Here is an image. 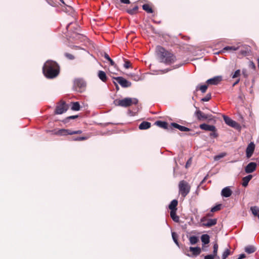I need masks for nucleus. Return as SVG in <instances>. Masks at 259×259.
<instances>
[{
  "label": "nucleus",
  "instance_id": "obj_1",
  "mask_svg": "<svg viewBox=\"0 0 259 259\" xmlns=\"http://www.w3.org/2000/svg\"><path fill=\"white\" fill-rule=\"evenodd\" d=\"M156 53L159 61L165 64L170 65L177 60L176 56L172 52L166 50L161 46L156 47Z\"/></svg>",
  "mask_w": 259,
  "mask_h": 259
},
{
  "label": "nucleus",
  "instance_id": "obj_2",
  "mask_svg": "<svg viewBox=\"0 0 259 259\" xmlns=\"http://www.w3.org/2000/svg\"><path fill=\"white\" fill-rule=\"evenodd\" d=\"M42 71L47 78H54L58 75L60 67L57 62L52 60H48L44 65Z\"/></svg>",
  "mask_w": 259,
  "mask_h": 259
},
{
  "label": "nucleus",
  "instance_id": "obj_3",
  "mask_svg": "<svg viewBox=\"0 0 259 259\" xmlns=\"http://www.w3.org/2000/svg\"><path fill=\"white\" fill-rule=\"evenodd\" d=\"M138 103V100L136 98H125L123 99H116L114 101L116 106L123 107H128L133 104L136 105Z\"/></svg>",
  "mask_w": 259,
  "mask_h": 259
},
{
  "label": "nucleus",
  "instance_id": "obj_4",
  "mask_svg": "<svg viewBox=\"0 0 259 259\" xmlns=\"http://www.w3.org/2000/svg\"><path fill=\"white\" fill-rule=\"evenodd\" d=\"M191 186L185 180H182L179 184V194L183 198H185L190 192Z\"/></svg>",
  "mask_w": 259,
  "mask_h": 259
},
{
  "label": "nucleus",
  "instance_id": "obj_5",
  "mask_svg": "<svg viewBox=\"0 0 259 259\" xmlns=\"http://www.w3.org/2000/svg\"><path fill=\"white\" fill-rule=\"evenodd\" d=\"M85 87L86 83L83 79L78 78L74 80V88L76 91L81 93L84 90Z\"/></svg>",
  "mask_w": 259,
  "mask_h": 259
},
{
  "label": "nucleus",
  "instance_id": "obj_6",
  "mask_svg": "<svg viewBox=\"0 0 259 259\" xmlns=\"http://www.w3.org/2000/svg\"><path fill=\"white\" fill-rule=\"evenodd\" d=\"M68 109L67 105L64 101H60L56 107L55 113L56 114H61L66 112Z\"/></svg>",
  "mask_w": 259,
  "mask_h": 259
},
{
  "label": "nucleus",
  "instance_id": "obj_7",
  "mask_svg": "<svg viewBox=\"0 0 259 259\" xmlns=\"http://www.w3.org/2000/svg\"><path fill=\"white\" fill-rule=\"evenodd\" d=\"M195 114L198 120H204L207 119L210 120L213 119V116L211 114H205L200 110H197Z\"/></svg>",
  "mask_w": 259,
  "mask_h": 259
},
{
  "label": "nucleus",
  "instance_id": "obj_8",
  "mask_svg": "<svg viewBox=\"0 0 259 259\" xmlns=\"http://www.w3.org/2000/svg\"><path fill=\"white\" fill-rule=\"evenodd\" d=\"M201 222L203 223L202 224V226L210 227L217 224V220L215 219L207 220L205 217H203L201 219Z\"/></svg>",
  "mask_w": 259,
  "mask_h": 259
},
{
  "label": "nucleus",
  "instance_id": "obj_9",
  "mask_svg": "<svg viewBox=\"0 0 259 259\" xmlns=\"http://www.w3.org/2000/svg\"><path fill=\"white\" fill-rule=\"evenodd\" d=\"M49 132L51 133L52 135L59 136L70 135V130L68 129H60L58 130H54L49 131Z\"/></svg>",
  "mask_w": 259,
  "mask_h": 259
},
{
  "label": "nucleus",
  "instance_id": "obj_10",
  "mask_svg": "<svg viewBox=\"0 0 259 259\" xmlns=\"http://www.w3.org/2000/svg\"><path fill=\"white\" fill-rule=\"evenodd\" d=\"M113 79L116 80L123 88L130 87L132 85L131 82L127 81L122 77H113Z\"/></svg>",
  "mask_w": 259,
  "mask_h": 259
},
{
  "label": "nucleus",
  "instance_id": "obj_11",
  "mask_svg": "<svg viewBox=\"0 0 259 259\" xmlns=\"http://www.w3.org/2000/svg\"><path fill=\"white\" fill-rule=\"evenodd\" d=\"M223 80L222 76H217L213 78H210L206 81V83L208 84L211 85H218Z\"/></svg>",
  "mask_w": 259,
  "mask_h": 259
},
{
  "label": "nucleus",
  "instance_id": "obj_12",
  "mask_svg": "<svg viewBox=\"0 0 259 259\" xmlns=\"http://www.w3.org/2000/svg\"><path fill=\"white\" fill-rule=\"evenodd\" d=\"M255 148V145L251 142L246 149V155L247 158H250L253 154Z\"/></svg>",
  "mask_w": 259,
  "mask_h": 259
},
{
  "label": "nucleus",
  "instance_id": "obj_13",
  "mask_svg": "<svg viewBox=\"0 0 259 259\" xmlns=\"http://www.w3.org/2000/svg\"><path fill=\"white\" fill-rule=\"evenodd\" d=\"M256 167V164L255 162H251L248 163L245 168V172L247 174L253 172Z\"/></svg>",
  "mask_w": 259,
  "mask_h": 259
},
{
  "label": "nucleus",
  "instance_id": "obj_14",
  "mask_svg": "<svg viewBox=\"0 0 259 259\" xmlns=\"http://www.w3.org/2000/svg\"><path fill=\"white\" fill-rule=\"evenodd\" d=\"M223 119L225 122V123L233 127H235L237 125V123L234 121L232 119H231L230 117H229L227 116L223 115Z\"/></svg>",
  "mask_w": 259,
  "mask_h": 259
},
{
  "label": "nucleus",
  "instance_id": "obj_15",
  "mask_svg": "<svg viewBox=\"0 0 259 259\" xmlns=\"http://www.w3.org/2000/svg\"><path fill=\"white\" fill-rule=\"evenodd\" d=\"M170 126L171 128H172V127L176 128L182 132H189V131H192L191 129H190L187 127L179 125V124L175 123V122L171 123Z\"/></svg>",
  "mask_w": 259,
  "mask_h": 259
},
{
  "label": "nucleus",
  "instance_id": "obj_16",
  "mask_svg": "<svg viewBox=\"0 0 259 259\" xmlns=\"http://www.w3.org/2000/svg\"><path fill=\"white\" fill-rule=\"evenodd\" d=\"M199 126L201 130L206 131L214 132V131H216L215 127L212 125H208L206 123H203L200 124Z\"/></svg>",
  "mask_w": 259,
  "mask_h": 259
},
{
  "label": "nucleus",
  "instance_id": "obj_17",
  "mask_svg": "<svg viewBox=\"0 0 259 259\" xmlns=\"http://www.w3.org/2000/svg\"><path fill=\"white\" fill-rule=\"evenodd\" d=\"M232 193V191L229 187L224 188L221 192V195L225 197H230Z\"/></svg>",
  "mask_w": 259,
  "mask_h": 259
},
{
  "label": "nucleus",
  "instance_id": "obj_18",
  "mask_svg": "<svg viewBox=\"0 0 259 259\" xmlns=\"http://www.w3.org/2000/svg\"><path fill=\"white\" fill-rule=\"evenodd\" d=\"M151 127V123L148 121H143L139 126L140 130H144L148 129Z\"/></svg>",
  "mask_w": 259,
  "mask_h": 259
},
{
  "label": "nucleus",
  "instance_id": "obj_19",
  "mask_svg": "<svg viewBox=\"0 0 259 259\" xmlns=\"http://www.w3.org/2000/svg\"><path fill=\"white\" fill-rule=\"evenodd\" d=\"M98 76L99 78L104 82H106L107 80V77L105 72L103 71L100 70L98 73Z\"/></svg>",
  "mask_w": 259,
  "mask_h": 259
},
{
  "label": "nucleus",
  "instance_id": "obj_20",
  "mask_svg": "<svg viewBox=\"0 0 259 259\" xmlns=\"http://www.w3.org/2000/svg\"><path fill=\"white\" fill-rule=\"evenodd\" d=\"M178 204V202L177 200L174 199L172 200L168 206L169 209L170 211L172 210H177V205Z\"/></svg>",
  "mask_w": 259,
  "mask_h": 259
},
{
  "label": "nucleus",
  "instance_id": "obj_21",
  "mask_svg": "<svg viewBox=\"0 0 259 259\" xmlns=\"http://www.w3.org/2000/svg\"><path fill=\"white\" fill-rule=\"evenodd\" d=\"M155 124L164 129L168 128V123L165 121L158 120L155 122Z\"/></svg>",
  "mask_w": 259,
  "mask_h": 259
},
{
  "label": "nucleus",
  "instance_id": "obj_22",
  "mask_svg": "<svg viewBox=\"0 0 259 259\" xmlns=\"http://www.w3.org/2000/svg\"><path fill=\"white\" fill-rule=\"evenodd\" d=\"M189 250L190 251L192 252L194 256H197L201 253V249L199 247H190Z\"/></svg>",
  "mask_w": 259,
  "mask_h": 259
},
{
  "label": "nucleus",
  "instance_id": "obj_23",
  "mask_svg": "<svg viewBox=\"0 0 259 259\" xmlns=\"http://www.w3.org/2000/svg\"><path fill=\"white\" fill-rule=\"evenodd\" d=\"M177 210H172L170 212V215L172 220L175 222H179L180 221L179 217L177 215Z\"/></svg>",
  "mask_w": 259,
  "mask_h": 259
},
{
  "label": "nucleus",
  "instance_id": "obj_24",
  "mask_svg": "<svg viewBox=\"0 0 259 259\" xmlns=\"http://www.w3.org/2000/svg\"><path fill=\"white\" fill-rule=\"evenodd\" d=\"M245 251L248 253H252L256 251V248L253 245H248L244 248Z\"/></svg>",
  "mask_w": 259,
  "mask_h": 259
},
{
  "label": "nucleus",
  "instance_id": "obj_25",
  "mask_svg": "<svg viewBox=\"0 0 259 259\" xmlns=\"http://www.w3.org/2000/svg\"><path fill=\"white\" fill-rule=\"evenodd\" d=\"M252 176L251 175H248L247 176L244 177L242 179V186L243 187H246L248 185V182L252 179Z\"/></svg>",
  "mask_w": 259,
  "mask_h": 259
},
{
  "label": "nucleus",
  "instance_id": "obj_26",
  "mask_svg": "<svg viewBox=\"0 0 259 259\" xmlns=\"http://www.w3.org/2000/svg\"><path fill=\"white\" fill-rule=\"evenodd\" d=\"M142 8L144 11H145L148 13H152L153 12V10L151 6L149 4H144L142 6Z\"/></svg>",
  "mask_w": 259,
  "mask_h": 259
},
{
  "label": "nucleus",
  "instance_id": "obj_27",
  "mask_svg": "<svg viewBox=\"0 0 259 259\" xmlns=\"http://www.w3.org/2000/svg\"><path fill=\"white\" fill-rule=\"evenodd\" d=\"M210 237L207 234H203L201 237V241L204 244H208L210 241Z\"/></svg>",
  "mask_w": 259,
  "mask_h": 259
},
{
  "label": "nucleus",
  "instance_id": "obj_28",
  "mask_svg": "<svg viewBox=\"0 0 259 259\" xmlns=\"http://www.w3.org/2000/svg\"><path fill=\"white\" fill-rule=\"evenodd\" d=\"M138 8V6L136 5L133 8L127 9V12L131 15L135 14L137 12Z\"/></svg>",
  "mask_w": 259,
  "mask_h": 259
},
{
  "label": "nucleus",
  "instance_id": "obj_29",
  "mask_svg": "<svg viewBox=\"0 0 259 259\" xmlns=\"http://www.w3.org/2000/svg\"><path fill=\"white\" fill-rule=\"evenodd\" d=\"M72 105L71 107V109L73 111H78L80 110V105L78 102H73L72 103Z\"/></svg>",
  "mask_w": 259,
  "mask_h": 259
},
{
  "label": "nucleus",
  "instance_id": "obj_30",
  "mask_svg": "<svg viewBox=\"0 0 259 259\" xmlns=\"http://www.w3.org/2000/svg\"><path fill=\"white\" fill-rule=\"evenodd\" d=\"M239 47H235L234 46H227L223 49V51H234L239 49Z\"/></svg>",
  "mask_w": 259,
  "mask_h": 259
},
{
  "label": "nucleus",
  "instance_id": "obj_31",
  "mask_svg": "<svg viewBox=\"0 0 259 259\" xmlns=\"http://www.w3.org/2000/svg\"><path fill=\"white\" fill-rule=\"evenodd\" d=\"M189 241L190 243L193 245L197 243L198 239L196 236H193L190 237Z\"/></svg>",
  "mask_w": 259,
  "mask_h": 259
},
{
  "label": "nucleus",
  "instance_id": "obj_32",
  "mask_svg": "<svg viewBox=\"0 0 259 259\" xmlns=\"http://www.w3.org/2000/svg\"><path fill=\"white\" fill-rule=\"evenodd\" d=\"M231 254V251L229 249H226L222 254V259H226V258Z\"/></svg>",
  "mask_w": 259,
  "mask_h": 259
},
{
  "label": "nucleus",
  "instance_id": "obj_33",
  "mask_svg": "<svg viewBox=\"0 0 259 259\" xmlns=\"http://www.w3.org/2000/svg\"><path fill=\"white\" fill-rule=\"evenodd\" d=\"M250 210H251V212L254 215L258 216V213L259 212V209L256 206L251 207L250 208Z\"/></svg>",
  "mask_w": 259,
  "mask_h": 259
},
{
  "label": "nucleus",
  "instance_id": "obj_34",
  "mask_svg": "<svg viewBox=\"0 0 259 259\" xmlns=\"http://www.w3.org/2000/svg\"><path fill=\"white\" fill-rule=\"evenodd\" d=\"M78 117V115H72V116H68L64 119L63 122L64 123H67L69 121V120L70 119H75V118H77Z\"/></svg>",
  "mask_w": 259,
  "mask_h": 259
},
{
  "label": "nucleus",
  "instance_id": "obj_35",
  "mask_svg": "<svg viewBox=\"0 0 259 259\" xmlns=\"http://www.w3.org/2000/svg\"><path fill=\"white\" fill-rule=\"evenodd\" d=\"M222 205L218 204L211 208V211L212 212L220 210L221 209Z\"/></svg>",
  "mask_w": 259,
  "mask_h": 259
},
{
  "label": "nucleus",
  "instance_id": "obj_36",
  "mask_svg": "<svg viewBox=\"0 0 259 259\" xmlns=\"http://www.w3.org/2000/svg\"><path fill=\"white\" fill-rule=\"evenodd\" d=\"M218 247H219L218 244L217 243L214 244L213 246V255H214V256H216L217 255Z\"/></svg>",
  "mask_w": 259,
  "mask_h": 259
},
{
  "label": "nucleus",
  "instance_id": "obj_37",
  "mask_svg": "<svg viewBox=\"0 0 259 259\" xmlns=\"http://www.w3.org/2000/svg\"><path fill=\"white\" fill-rule=\"evenodd\" d=\"M207 85H206V84H204V85H200L199 87V90L201 91V92L202 93H204L206 92L207 89Z\"/></svg>",
  "mask_w": 259,
  "mask_h": 259
},
{
  "label": "nucleus",
  "instance_id": "obj_38",
  "mask_svg": "<svg viewBox=\"0 0 259 259\" xmlns=\"http://www.w3.org/2000/svg\"><path fill=\"white\" fill-rule=\"evenodd\" d=\"M172 239H173L174 242H175V243L177 245H178V237L177 234L175 232L172 233Z\"/></svg>",
  "mask_w": 259,
  "mask_h": 259
},
{
  "label": "nucleus",
  "instance_id": "obj_39",
  "mask_svg": "<svg viewBox=\"0 0 259 259\" xmlns=\"http://www.w3.org/2000/svg\"><path fill=\"white\" fill-rule=\"evenodd\" d=\"M87 139V137H78L76 138H72V140L73 141H84Z\"/></svg>",
  "mask_w": 259,
  "mask_h": 259
},
{
  "label": "nucleus",
  "instance_id": "obj_40",
  "mask_svg": "<svg viewBox=\"0 0 259 259\" xmlns=\"http://www.w3.org/2000/svg\"><path fill=\"white\" fill-rule=\"evenodd\" d=\"M226 155V153H221L219 155H216L215 157H214V160H220L221 158L225 157V156Z\"/></svg>",
  "mask_w": 259,
  "mask_h": 259
},
{
  "label": "nucleus",
  "instance_id": "obj_41",
  "mask_svg": "<svg viewBox=\"0 0 259 259\" xmlns=\"http://www.w3.org/2000/svg\"><path fill=\"white\" fill-rule=\"evenodd\" d=\"M64 56H65V57H66L69 60H73L74 59L75 57L74 56L72 55V54H71L70 53H65L64 54Z\"/></svg>",
  "mask_w": 259,
  "mask_h": 259
},
{
  "label": "nucleus",
  "instance_id": "obj_42",
  "mask_svg": "<svg viewBox=\"0 0 259 259\" xmlns=\"http://www.w3.org/2000/svg\"><path fill=\"white\" fill-rule=\"evenodd\" d=\"M210 99H211V95H210V94H207L206 96L204 98H203L201 99V101H202L203 102H207V101H209V100Z\"/></svg>",
  "mask_w": 259,
  "mask_h": 259
},
{
  "label": "nucleus",
  "instance_id": "obj_43",
  "mask_svg": "<svg viewBox=\"0 0 259 259\" xmlns=\"http://www.w3.org/2000/svg\"><path fill=\"white\" fill-rule=\"evenodd\" d=\"M82 131L77 130V131H72L70 130V135H74V134H80L82 133Z\"/></svg>",
  "mask_w": 259,
  "mask_h": 259
},
{
  "label": "nucleus",
  "instance_id": "obj_44",
  "mask_svg": "<svg viewBox=\"0 0 259 259\" xmlns=\"http://www.w3.org/2000/svg\"><path fill=\"white\" fill-rule=\"evenodd\" d=\"M240 70L239 69L237 70L235 72L234 74L233 75L232 78H235L238 77L240 76Z\"/></svg>",
  "mask_w": 259,
  "mask_h": 259
},
{
  "label": "nucleus",
  "instance_id": "obj_45",
  "mask_svg": "<svg viewBox=\"0 0 259 259\" xmlns=\"http://www.w3.org/2000/svg\"><path fill=\"white\" fill-rule=\"evenodd\" d=\"M131 63L129 61H128V60L125 61V62L124 64V67L125 68H128L131 67Z\"/></svg>",
  "mask_w": 259,
  "mask_h": 259
},
{
  "label": "nucleus",
  "instance_id": "obj_46",
  "mask_svg": "<svg viewBox=\"0 0 259 259\" xmlns=\"http://www.w3.org/2000/svg\"><path fill=\"white\" fill-rule=\"evenodd\" d=\"M209 136L213 138H217L218 137V134L217 133V130L210 133Z\"/></svg>",
  "mask_w": 259,
  "mask_h": 259
},
{
  "label": "nucleus",
  "instance_id": "obj_47",
  "mask_svg": "<svg viewBox=\"0 0 259 259\" xmlns=\"http://www.w3.org/2000/svg\"><path fill=\"white\" fill-rule=\"evenodd\" d=\"M215 256L213 255H206L204 257V259H214V257Z\"/></svg>",
  "mask_w": 259,
  "mask_h": 259
},
{
  "label": "nucleus",
  "instance_id": "obj_48",
  "mask_svg": "<svg viewBox=\"0 0 259 259\" xmlns=\"http://www.w3.org/2000/svg\"><path fill=\"white\" fill-rule=\"evenodd\" d=\"M104 58L107 60L108 61L110 60V57H109V56L106 53H104Z\"/></svg>",
  "mask_w": 259,
  "mask_h": 259
},
{
  "label": "nucleus",
  "instance_id": "obj_49",
  "mask_svg": "<svg viewBox=\"0 0 259 259\" xmlns=\"http://www.w3.org/2000/svg\"><path fill=\"white\" fill-rule=\"evenodd\" d=\"M191 164V159H189L186 164V167H188Z\"/></svg>",
  "mask_w": 259,
  "mask_h": 259
},
{
  "label": "nucleus",
  "instance_id": "obj_50",
  "mask_svg": "<svg viewBox=\"0 0 259 259\" xmlns=\"http://www.w3.org/2000/svg\"><path fill=\"white\" fill-rule=\"evenodd\" d=\"M120 2L121 3L125 4H130V0H120Z\"/></svg>",
  "mask_w": 259,
  "mask_h": 259
},
{
  "label": "nucleus",
  "instance_id": "obj_51",
  "mask_svg": "<svg viewBox=\"0 0 259 259\" xmlns=\"http://www.w3.org/2000/svg\"><path fill=\"white\" fill-rule=\"evenodd\" d=\"M109 62H110V64L111 66H114L115 67H116V65L115 64L114 62L111 59H110Z\"/></svg>",
  "mask_w": 259,
  "mask_h": 259
},
{
  "label": "nucleus",
  "instance_id": "obj_52",
  "mask_svg": "<svg viewBox=\"0 0 259 259\" xmlns=\"http://www.w3.org/2000/svg\"><path fill=\"white\" fill-rule=\"evenodd\" d=\"M246 257V255L245 254H241L240 255L238 259H242V258H244Z\"/></svg>",
  "mask_w": 259,
  "mask_h": 259
},
{
  "label": "nucleus",
  "instance_id": "obj_53",
  "mask_svg": "<svg viewBox=\"0 0 259 259\" xmlns=\"http://www.w3.org/2000/svg\"><path fill=\"white\" fill-rule=\"evenodd\" d=\"M239 80H240V79H237V80H236V81L234 83V84H233V86L234 87V86L236 85L237 84H238V82H239Z\"/></svg>",
  "mask_w": 259,
  "mask_h": 259
},
{
  "label": "nucleus",
  "instance_id": "obj_54",
  "mask_svg": "<svg viewBox=\"0 0 259 259\" xmlns=\"http://www.w3.org/2000/svg\"><path fill=\"white\" fill-rule=\"evenodd\" d=\"M114 84H115V86H116V89H117V90H118V89H119V87H118V86L116 82H114Z\"/></svg>",
  "mask_w": 259,
  "mask_h": 259
},
{
  "label": "nucleus",
  "instance_id": "obj_55",
  "mask_svg": "<svg viewBox=\"0 0 259 259\" xmlns=\"http://www.w3.org/2000/svg\"><path fill=\"white\" fill-rule=\"evenodd\" d=\"M257 66H258V68H259V58H258L257 59Z\"/></svg>",
  "mask_w": 259,
  "mask_h": 259
},
{
  "label": "nucleus",
  "instance_id": "obj_56",
  "mask_svg": "<svg viewBox=\"0 0 259 259\" xmlns=\"http://www.w3.org/2000/svg\"><path fill=\"white\" fill-rule=\"evenodd\" d=\"M50 0H46V1H47V2L50 4H51L50 2Z\"/></svg>",
  "mask_w": 259,
  "mask_h": 259
},
{
  "label": "nucleus",
  "instance_id": "obj_57",
  "mask_svg": "<svg viewBox=\"0 0 259 259\" xmlns=\"http://www.w3.org/2000/svg\"><path fill=\"white\" fill-rule=\"evenodd\" d=\"M63 4H64V2L63 0H60Z\"/></svg>",
  "mask_w": 259,
  "mask_h": 259
},
{
  "label": "nucleus",
  "instance_id": "obj_58",
  "mask_svg": "<svg viewBox=\"0 0 259 259\" xmlns=\"http://www.w3.org/2000/svg\"><path fill=\"white\" fill-rule=\"evenodd\" d=\"M252 67H253V68H254V67H255V65H254V64L253 63H252Z\"/></svg>",
  "mask_w": 259,
  "mask_h": 259
},
{
  "label": "nucleus",
  "instance_id": "obj_59",
  "mask_svg": "<svg viewBox=\"0 0 259 259\" xmlns=\"http://www.w3.org/2000/svg\"><path fill=\"white\" fill-rule=\"evenodd\" d=\"M252 67H253V68H254V67H255V65H254V64L253 63H252Z\"/></svg>",
  "mask_w": 259,
  "mask_h": 259
},
{
  "label": "nucleus",
  "instance_id": "obj_60",
  "mask_svg": "<svg viewBox=\"0 0 259 259\" xmlns=\"http://www.w3.org/2000/svg\"><path fill=\"white\" fill-rule=\"evenodd\" d=\"M189 135H194V134H193V133H190V134H189Z\"/></svg>",
  "mask_w": 259,
  "mask_h": 259
},
{
  "label": "nucleus",
  "instance_id": "obj_61",
  "mask_svg": "<svg viewBox=\"0 0 259 259\" xmlns=\"http://www.w3.org/2000/svg\"><path fill=\"white\" fill-rule=\"evenodd\" d=\"M243 74H244V75H246V73H244V72H243Z\"/></svg>",
  "mask_w": 259,
  "mask_h": 259
},
{
  "label": "nucleus",
  "instance_id": "obj_62",
  "mask_svg": "<svg viewBox=\"0 0 259 259\" xmlns=\"http://www.w3.org/2000/svg\"><path fill=\"white\" fill-rule=\"evenodd\" d=\"M243 74H244V75H246V73H244V72H243Z\"/></svg>",
  "mask_w": 259,
  "mask_h": 259
},
{
  "label": "nucleus",
  "instance_id": "obj_63",
  "mask_svg": "<svg viewBox=\"0 0 259 259\" xmlns=\"http://www.w3.org/2000/svg\"><path fill=\"white\" fill-rule=\"evenodd\" d=\"M258 218H259V214L258 215Z\"/></svg>",
  "mask_w": 259,
  "mask_h": 259
}]
</instances>
